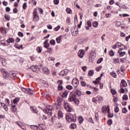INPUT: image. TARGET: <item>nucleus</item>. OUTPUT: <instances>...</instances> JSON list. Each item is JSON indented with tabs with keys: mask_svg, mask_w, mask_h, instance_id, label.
Wrapping results in <instances>:
<instances>
[{
	"mask_svg": "<svg viewBox=\"0 0 130 130\" xmlns=\"http://www.w3.org/2000/svg\"><path fill=\"white\" fill-rule=\"evenodd\" d=\"M10 75L11 77H15L16 73H15V71H11L10 72Z\"/></svg>",
	"mask_w": 130,
	"mask_h": 130,
	"instance_id": "cd10ccee",
	"label": "nucleus"
},
{
	"mask_svg": "<svg viewBox=\"0 0 130 130\" xmlns=\"http://www.w3.org/2000/svg\"><path fill=\"white\" fill-rule=\"evenodd\" d=\"M111 75L112 77H113V78H116V73H115L114 72H111Z\"/></svg>",
	"mask_w": 130,
	"mask_h": 130,
	"instance_id": "e433bc0d",
	"label": "nucleus"
},
{
	"mask_svg": "<svg viewBox=\"0 0 130 130\" xmlns=\"http://www.w3.org/2000/svg\"><path fill=\"white\" fill-rule=\"evenodd\" d=\"M120 25H121V23L120 21H117L116 22V26H117V27H119Z\"/></svg>",
	"mask_w": 130,
	"mask_h": 130,
	"instance_id": "3c124183",
	"label": "nucleus"
},
{
	"mask_svg": "<svg viewBox=\"0 0 130 130\" xmlns=\"http://www.w3.org/2000/svg\"><path fill=\"white\" fill-rule=\"evenodd\" d=\"M118 53H119V56L122 57L125 55V52H122V49H120L118 51Z\"/></svg>",
	"mask_w": 130,
	"mask_h": 130,
	"instance_id": "9b49d317",
	"label": "nucleus"
},
{
	"mask_svg": "<svg viewBox=\"0 0 130 130\" xmlns=\"http://www.w3.org/2000/svg\"><path fill=\"white\" fill-rule=\"evenodd\" d=\"M89 76H93L94 75V71L93 70H90L88 72Z\"/></svg>",
	"mask_w": 130,
	"mask_h": 130,
	"instance_id": "4c0bfd02",
	"label": "nucleus"
},
{
	"mask_svg": "<svg viewBox=\"0 0 130 130\" xmlns=\"http://www.w3.org/2000/svg\"><path fill=\"white\" fill-rule=\"evenodd\" d=\"M109 53L110 56H113L114 55V52L112 50L110 51Z\"/></svg>",
	"mask_w": 130,
	"mask_h": 130,
	"instance_id": "a18cd8bd",
	"label": "nucleus"
},
{
	"mask_svg": "<svg viewBox=\"0 0 130 130\" xmlns=\"http://www.w3.org/2000/svg\"><path fill=\"white\" fill-rule=\"evenodd\" d=\"M18 35L20 36V37H23V36H24V35L23 34L22 32H19L18 33Z\"/></svg>",
	"mask_w": 130,
	"mask_h": 130,
	"instance_id": "052dcab7",
	"label": "nucleus"
},
{
	"mask_svg": "<svg viewBox=\"0 0 130 130\" xmlns=\"http://www.w3.org/2000/svg\"><path fill=\"white\" fill-rule=\"evenodd\" d=\"M102 69V67L101 66H100L95 68V71H96V72H99V71H101Z\"/></svg>",
	"mask_w": 130,
	"mask_h": 130,
	"instance_id": "de8ad7c7",
	"label": "nucleus"
},
{
	"mask_svg": "<svg viewBox=\"0 0 130 130\" xmlns=\"http://www.w3.org/2000/svg\"><path fill=\"white\" fill-rule=\"evenodd\" d=\"M57 84L58 85V90L59 91H61L62 90L63 87L62 86V81L61 80H59L57 81Z\"/></svg>",
	"mask_w": 130,
	"mask_h": 130,
	"instance_id": "423d86ee",
	"label": "nucleus"
},
{
	"mask_svg": "<svg viewBox=\"0 0 130 130\" xmlns=\"http://www.w3.org/2000/svg\"><path fill=\"white\" fill-rule=\"evenodd\" d=\"M12 111H13V112H16L17 111V108H16V106H12Z\"/></svg>",
	"mask_w": 130,
	"mask_h": 130,
	"instance_id": "7c9ffc66",
	"label": "nucleus"
},
{
	"mask_svg": "<svg viewBox=\"0 0 130 130\" xmlns=\"http://www.w3.org/2000/svg\"><path fill=\"white\" fill-rule=\"evenodd\" d=\"M0 72L2 73V74H3V77H4V78H9L10 75H9L8 71L5 70V69L2 68L0 69Z\"/></svg>",
	"mask_w": 130,
	"mask_h": 130,
	"instance_id": "7ed1b4c3",
	"label": "nucleus"
},
{
	"mask_svg": "<svg viewBox=\"0 0 130 130\" xmlns=\"http://www.w3.org/2000/svg\"><path fill=\"white\" fill-rule=\"evenodd\" d=\"M76 96L75 94H72L71 96H70V98H69V100L71 102H73L74 101V100L75 99Z\"/></svg>",
	"mask_w": 130,
	"mask_h": 130,
	"instance_id": "2eb2a0df",
	"label": "nucleus"
},
{
	"mask_svg": "<svg viewBox=\"0 0 130 130\" xmlns=\"http://www.w3.org/2000/svg\"><path fill=\"white\" fill-rule=\"evenodd\" d=\"M1 106H2V107H4L6 111H8V110H9V109L7 107V105L5 104V103H1Z\"/></svg>",
	"mask_w": 130,
	"mask_h": 130,
	"instance_id": "412c9836",
	"label": "nucleus"
},
{
	"mask_svg": "<svg viewBox=\"0 0 130 130\" xmlns=\"http://www.w3.org/2000/svg\"><path fill=\"white\" fill-rule=\"evenodd\" d=\"M103 76V74H101V76L100 77H98L95 81H93V84H94L95 85L97 84H99V83L100 82V80H101V77Z\"/></svg>",
	"mask_w": 130,
	"mask_h": 130,
	"instance_id": "9d476101",
	"label": "nucleus"
},
{
	"mask_svg": "<svg viewBox=\"0 0 130 130\" xmlns=\"http://www.w3.org/2000/svg\"><path fill=\"white\" fill-rule=\"evenodd\" d=\"M63 115H62V112L61 111H59L58 112V117L59 118H61Z\"/></svg>",
	"mask_w": 130,
	"mask_h": 130,
	"instance_id": "393cba45",
	"label": "nucleus"
},
{
	"mask_svg": "<svg viewBox=\"0 0 130 130\" xmlns=\"http://www.w3.org/2000/svg\"><path fill=\"white\" fill-rule=\"evenodd\" d=\"M109 106H104L102 107V112L103 113H106V111H107L108 113H109Z\"/></svg>",
	"mask_w": 130,
	"mask_h": 130,
	"instance_id": "39448f33",
	"label": "nucleus"
},
{
	"mask_svg": "<svg viewBox=\"0 0 130 130\" xmlns=\"http://www.w3.org/2000/svg\"><path fill=\"white\" fill-rule=\"evenodd\" d=\"M79 30H78V29H76V28H74L72 30V34L73 36H77Z\"/></svg>",
	"mask_w": 130,
	"mask_h": 130,
	"instance_id": "f8f14e48",
	"label": "nucleus"
},
{
	"mask_svg": "<svg viewBox=\"0 0 130 130\" xmlns=\"http://www.w3.org/2000/svg\"><path fill=\"white\" fill-rule=\"evenodd\" d=\"M37 50L38 52H39V53H41V52H42V48H40V47H38L37 48Z\"/></svg>",
	"mask_w": 130,
	"mask_h": 130,
	"instance_id": "2f4dec72",
	"label": "nucleus"
},
{
	"mask_svg": "<svg viewBox=\"0 0 130 130\" xmlns=\"http://www.w3.org/2000/svg\"><path fill=\"white\" fill-rule=\"evenodd\" d=\"M88 121L91 122V123H94V121H93V119L92 118H90L88 119Z\"/></svg>",
	"mask_w": 130,
	"mask_h": 130,
	"instance_id": "680f3d73",
	"label": "nucleus"
},
{
	"mask_svg": "<svg viewBox=\"0 0 130 130\" xmlns=\"http://www.w3.org/2000/svg\"><path fill=\"white\" fill-rule=\"evenodd\" d=\"M23 92H24V93H25V94H27V89L26 88H22V89Z\"/></svg>",
	"mask_w": 130,
	"mask_h": 130,
	"instance_id": "774afa93",
	"label": "nucleus"
},
{
	"mask_svg": "<svg viewBox=\"0 0 130 130\" xmlns=\"http://www.w3.org/2000/svg\"><path fill=\"white\" fill-rule=\"evenodd\" d=\"M123 100H127L128 99V97L126 94H124L122 97Z\"/></svg>",
	"mask_w": 130,
	"mask_h": 130,
	"instance_id": "ea45409f",
	"label": "nucleus"
},
{
	"mask_svg": "<svg viewBox=\"0 0 130 130\" xmlns=\"http://www.w3.org/2000/svg\"><path fill=\"white\" fill-rule=\"evenodd\" d=\"M20 101V98H16L13 101L14 104H17Z\"/></svg>",
	"mask_w": 130,
	"mask_h": 130,
	"instance_id": "5701e85b",
	"label": "nucleus"
},
{
	"mask_svg": "<svg viewBox=\"0 0 130 130\" xmlns=\"http://www.w3.org/2000/svg\"><path fill=\"white\" fill-rule=\"evenodd\" d=\"M64 107L67 111H68V112H72V111H73V109L70 107V106H69V104H68L67 103H64Z\"/></svg>",
	"mask_w": 130,
	"mask_h": 130,
	"instance_id": "20e7f679",
	"label": "nucleus"
},
{
	"mask_svg": "<svg viewBox=\"0 0 130 130\" xmlns=\"http://www.w3.org/2000/svg\"><path fill=\"white\" fill-rule=\"evenodd\" d=\"M79 53L80 57L82 58L84 57V54H85V51H84V50H80Z\"/></svg>",
	"mask_w": 130,
	"mask_h": 130,
	"instance_id": "dca6fc26",
	"label": "nucleus"
},
{
	"mask_svg": "<svg viewBox=\"0 0 130 130\" xmlns=\"http://www.w3.org/2000/svg\"><path fill=\"white\" fill-rule=\"evenodd\" d=\"M87 24L89 27H92V23H91V21H88Z\"/></svg>",
	"mask_w": 130,
	"mask_h": 130,
	"instance_id": "bf43d9fd",
	"label": "nucleus"
},
{
	"mask_svg": "<svg viewBox=\"0 0 130 130\" xmlns=\"http://www.w3.org/2000/svg\"><path fill=\"white\" fill-rule=\"evenodd\" d=\"M95 57H96V53H94V52H92L90 53V56L89 57V59L93 61L95 59Z\"/></svg>",
	"mask_w": 130,
	"mask_h": 130,
	"instance_id": "1a4fd4ad",
	"label": "nucleus"
},
{
	"mask_svg": "<svg viewBox=\"0 0 130 130\" xmlns=\"http://www.w3.org/2000/svg\"><path fill=\"white\" fill-rule=\"evenodd\" d=\"M31 128H32V129H35V130H37L38 129V126H36L35 125H31L30 126Z\"/></svg>",
	"mask_w": 130,
	"mask_h": 130,
	"instance_id": "c85d7f7f",
	"label": "nucleus"
},
{
	"mask_svg": "<svg viewBox=\"0 0 130 130\" xmlns=\"http://www.w3.org/2000/svg\"><path fill=\"white\" fill-rule=\"evenodd\" d=\"M50 43L51 45H54V44H55V41L54 40H51Z\"/></svg>",
	"mask_w": 130,
	"mask_h": 130,
	"instance_id": "864d4df0",
	"label": "nucleus"
},
{
	"mask_svg": "<svg viewBox=\"0 0 130 130\" xmlns=\"http://www.w3.org/2000/svg\"><path fill=\"white\" fill-rule=\"evenodd\" d=\"M60 29V26L58 25L56 28H55V31H58Z\"/></svg>",
	"mask_w": 130,
	"mask_h": 130,
	"instance_id": "69168bd1",
	"label": "nucleus"
},
{
	"mask_svg": "<svg viewBox=\"0 0 130 130\" xmlns=\"http://www.w3.org/2000/svg\"><path fill=\"white\" fill-rule=\"evenodd\" d=\"M14 47L16 48H17V49H20V48H23V45H18V44H15V45H14Z\"/></svg>",
	"mask_w": 130,
	"mask_h": 130,
	"instance_id": "b1692460",
	"label": "nucleus"
},
{
	"mask_svg": "<svg viewBox=\"0 0 130 130\" xmlns=\"http://www.w3.org/2000/svg\"><path fill=\"white\" fill-rule=\"evenodd\" d=\"M34 21L35 22H37V21L39 20V16L38 15V13H37V10L35 9L34 13Z\"/></svg>",
	"mask_w": 130,
	"mask_h": 130,
	"instance_id": "f03ea898",
	"label": "nucleus"
},
{
	"mask_svg": "<svg viewBox=\"0 0 130 130\" xmlns=\"http://www.w3.org/2000/svg\"><path fill=\"white\" fill-rule=\"evenodd\" d=\"M75 103V104H78L80 102V101H79V100H78L77 99L75 98V99L74 100V101H73Z\"/></svg>",
	"mask_w": 130,
	"mask_h": 130,
	"instance_id": "09e8293b",
	"label": "nucleus"
},
{
	"mask_svg": "<svg viewBox=\"0 0 130 130\" xmlns=\"http://www.w3.org/2000/svg\"><path fill=\"white\" fill-rule=\"evenodd\" d=\"M92 26L93 27H98V22L94 21L92 23Z\"/></svg>",
	"mask_w": 130,
	"mask_h": 130,
	"instance_id": "473e14b6",
	"label": "nucleus"
},
{
	"mask_svg": "<svg viewBox=\"0 0 130 130\" xmlns=\"http://www.w3.org/2000/svg\"><path fill=\"white\" fill-rule=\"evenodd\" d=\"M71 128L75 129L77 127V125L75 123H72L71 125Z\"/></svg>",
	"mask_w": 130,
	"mask_h": 130,
	"instance_id": "72a5a7b5",
	"label": "nucleus"
},
{
	"mask_svg": "<svg viewBox=\"0 0 130 130\" xmlns=\"http://www.w3.org/2000/svg\"><path fill=\"white\" fill-rule=\"evenodd\" d=\"M122 112L123 113H127V110L126 109V108H124L122 109Z\"/></svg>",
	"mask_w": 130,
	"mask_h": 130,
	"instance_id": "603ef678",
	"label": "nucleus"
},
{
	"mask_svg": "<svg viewBox=\"0 0 130 130\" xmlns=\"http://www.w3.org/2000/svg\"><path fill=\"white\" fill-rule=\"evenodd\" d=\"M81 85L83 86V87H85L86 86V83L84 81L81 82Z\"/></svg>",
	"mask_w": 130,
	"mask_h": 130,
	"instance_id": "338daca9",
	"label": "nucleus"
},
{
	"mask_svg": "<svg viewBox=\"0 0 130 130\" xmlns=\"http://www.w3.org/2000/svg\"><path fill=\"white\" fill-rule=\"evenodd\" d=\"M67 88L68 89V90H72V89H73V86L71 85H68Z\"/></svg>",
	"mask_w": 130,
	"mask_h": 130,
	"instance_id": "e2e57ef3",
	"label": "nucleus"
},
{
	"mask_svg": "<svg viewBox=\"0 0 130 130\" xmlns=\"http://www.w3.org/2000/svg\"><path fill=\"white\" fill-rule=\"evenodd\" d=\"M22 8L23 10H26L27 9V3H24L22 6Z\"/></svg>",
	"mask_w": 130,
	"mask_h": 130,
	"instance_id": "79ce46f5",
	"label": "nucleus"
},
{
	"mask_svg": "<svg viewBox=\"0 0 130 130\" xmlns=\"http://www.w3.org/2000/svg\"><path fill=\"white\" fill-rule=\"evenodd\" d=\"M119 62V59L118 58H115L114 59V63H117Z\"/></svg>",
	"mask_w": 130,
	"mask_h": 130,
	"instance_id": "8fccbe9b",
	"label": "nucleus"
},
{
	"mask_svg": "<svg viewBox=\"0 0 130 130\" xmlns=\"http://www.w3.org/2000/svg\"><path fill=\"white\" fill-rule=\"evenodd\" d=\"M103 61V58H100L98 60L96 63H101V62Z\"/></svg>",
	"mask_w": 130,
	"mask_h": 130,
	"instance_id": "c03bdc74",
	"label": "nucleus"
},
{
	"mask_svg": "<svg viewBox=\"0 0 130 130\" xmlns=\"http://www.w3.org/2000/svg\"><path fill=\"white\" fill-rule=\"evenodd\" d=\"M78 120L80 123H82V122L84 121V118L82 117V116H79L78 118Z\"/></svg>",
	"mask_w": 130,
	"mask_h": 130,
	"instance_id": "a878e982",
	"label": "nucleus"
},
{
	"mask_svg": "<svg viewBox=\"0 0 130 130\" xmlns=\"http://www.w3.org/2000/svg\"><path fill=\"white\" fill-rule=\"evenodd\" d=\"M56 104H57V105H58V106H60V105H61V102L60 100H58L56 102Z\"/></svg>",
	"mask_w": 130,
	"mask_h": 130,
	"instance_id": "49530a36",
	"label": "nucleus"
},
{
	"mask_svg": "<svg viewBox=\"0 0 130 130\" xmlns=\"http://www.w3.org/2000/svg\"><path fill=\"white\" fill-rule=\"evenodd\" d=\"M30 109H31V111H32V112H34V113H37V112H38V111L37 110V109H36V107H31Z\"/></svg>",
	"mask_w": 130,
	"mask_h": 130,
	"instance_id": "6ab92c4d",
	"label": "nucleus"
},
{
	"mask_svg": "<svg viewBox=\"0 0 130 130\" xmlns=\"http://www.w3.org/2000/svg\"><path fill=\"white\" fill-rule=\"evenodd\" d=\"M1 60L2 61V64L4 66H6L7 63H8L7 60L5 58H1Z\"/></svg>",
	"mask_w": 130,
	"mask_h": 130,
	"instance_id": "4468645a",
	"label": "nucleus"
},
{
	"mask_svg": "<svg viewBox=\"0 0 130 130\" xmlns=\"http://www.w3.org/2000/svg\"><path fill=\"white\" fill-rule=\"evenodd\" d=\"M119 108H118V107H115V112L117 113V112H119Z\"/></svg>",
	"mask_w": 130,
	"mask_h": 130,
	"instance_id": "6e6d98bb",
	"label": "nucleus"
},
{
	"mask_svg": "<svg viewBox=\"0 0 130 130\" xmlns=\"http://www.w3.org/2000/svg\"><path fill=\"white\" fill-rule=\"evenodd\" d=\"M4 17L6 20H7V21H10V15L8 14H5Z\"/></svg>",
	"mask_w": 130,
	"mask_h": 130,
	"instance_id": "c756f323",
	"label": "nucleus"
},
{
	"mask_svg": "<svg viewBox=\"0 0 130 130\" xmlns=\"http://www.w3.org/2000/svg\"><path fill=\"white\" fill-rule=\"evenodd\" d=\"M16 123H17V124H18L19 125V126H20V127L23 125V123H21V122H16Z\"/></svg>",
	"mask_w": 130,
	"mask_h": 130,
	"instance_id": "13d9d810",
	"label": "nucleus"
},
{
	"mask_svg": "<svg viewBox=\"0 0 130 130\" xmlns=\"http://www.w3.org/2000/svg\"><path fill=\"white\" fill-rule=\"evenodd\" d=\"M59 3V1L58 0L54 1V4H55V5H58Z\"/></svg>",
	"mask_w": 130,
	"mask_h": 130,
	"instance_id": "0e129e2a",
	"label": "nucleus"
},
{
	"mask_svg": "<svg viewBox=\"0 0 130 130\" xmlns=\"http://www.w3.org/2000/svg\"><path fill=\"white\" fill-rule=\"evenodd\" d=\"M30 70H32L33 72H35L36 73H38V72H39V71H40V69L38 68V66H32L30 67Z\"/></svg>",
	"mask_w": 130,
	"mask_h": 130,
	"instance_id": "6e6552de",
	"label": "nucleus"
},
{
	"mask_svg": "<svg viewBox=\"0 0 130 130\" xmlns=\"http://www.w3.org/2000/svg\"><path fill=\"white\" fill-rule=\"evenodd\" d=\"M111 93H112V94H113V95H115V94H116V90H115V89H112L111 90Z\"/></svg>",
	"mask_w": 130,
	"mask_h": 130,
	"instance_id": "37998d69",
	"label": "nucleus"
},
{
	"mask_svg": "<svg viewBox=\"0 0 130 130\" xmlns=\"http://www.w3.org/2000/svg\"><path fill=\"white\" fill-rule=\"evenodd\" d=\"M26 92H27V94H29V95H32V94L34 93V92H33V90H31V89L30 88H27Z\"/></svg>",
	"mask_w": 130,
	"mask_h": 130,
	"instance_id": "a211bd4d",
	"label": "nucleus"
},
{
	"mask_svg": "<svg viewBox=\"0 0 130 130\" xmlns=\"http://www.w3.org/2000/svg\"><path fill=\"white\" fill-rule=\"evenodd\" d=\"M121 83L124 87H126V86H127V83H126V82L125 81L122 80L121 81Z\"/></svg>",
	"mask_w": 130,
	"mask_h": 130,
	"instance_id": "bb28decb",
	"label": "nucleus"
},
{
	"mask_svg": "<svg viewBox=\"0 0 130 130\" xmlns=\"http://www.w3.org/2000/svg\"><path fill=\"white\" fill-rule=\"evenodd\" d=\"M66 12L68 13V14H72V13H73L70 8H67L66 9Z\"/></svg>",
	"mask_w": 130,
	"mask_h": 130,
	"instance_id": "f704fd0d",
	"label": "nucleus"
},
{
	"mask_svg": "<svg viewBox=\"0 0 130 130\" xmlns=\"http://www.w3.org/2000/svg\"><path fill=\"white\" fill-rule=\"evenodd\" d=\"M47 109H45L44 110V112H45V113L48 114V113H49V108H47Z\"/></svg>",
	"mask_w": 130,
	"mask_h": 130,
	"instance_id": "a19ab883",
	"label": "nucleus"
},
{
	"mask_svg": "<svg viewBox=\"0 0 130 130\" xmlns=\"http://www.w3.org/2000/svg\"><path fill=\"white\" fill-rule=\"evenodd\" d=\"M66 118L68 122H75L77 119L76 116H73L72 114L66 115Z\"/></svg>",
	"mask_w": 130,
	"mask_h": 130,
	"instance_id": "f257e3e1",
	"label": "nucleus"
},
{
	"mask_svg": "<svg viewBox=\"0 0 130 130\" xmlns=\"http://www.w3.org/2000/svg\"><path fill=\"white\" fill-rule=\"evenodd\" d=\"M7 43H14V42H15V40H14V39L13 38H9L7 41Z\"/></svg>",
	"mask_w": 130,
	"mask_h": 130,
	"instance_id": "f3484780",
	"label": "nucleus"
},
{
	"mask_svg": "<svg viewBox=\"0 0 130 130\" xmlns=\"http://www.w3.org/2000/svg\"><path fill=\"white\" fill-rule=\"evenodd\" d=\"M49 40H47L44 42V47L45 48H48L49 47V43H48Z\"/></svg>",
	"mask_w": 130,
	"mask_h": 130,
	"instance_id": "ddd939ff",
	"label": "nucleus"
},
{
	"mask_svg": "<svg viewBox=\"0 0 130 130\" xmlns=\"http://www.w3.org/2000/svg\"><path fill=\"white\" fill-rule=\"evenodd\" d=\"M1 33H2L4 35H6L7 34V31L6 30V29H5L4 27H2L1 29Z\"/></svg>",
	"mask_w": 130,
	"mask_h": 130,
	"instance_id": "4be33fe9",
	"label": "nucleus"
},
{
	"mask_svg": "<svg viewBox=\"0 0 130 130\" xmlns=\"http://www.w3.org/2000/svg\"><path fill=\"white\" fill-rule=\"evenodd\" d=\"M125 91V90H124V89H123V88H121V89L119 90V92H120V93H124Z\"/></svg>",
	"mask_w": 130,
	"mask_h": 130,
	"instance_id": "5fc2aeb1",
	"label": "nucleus"
},
{
	"mask_svg": "<svg viewBox=\"0 0 130 130\" xmlns=\"http://www.w3.org/2000/svg\"><path fill=\"white\" fill-rule=\"evenodd\" d=\"M62 96L63 98H66V97H67V96H68V92L64 91Z\"/></svg>",
	"mask_w": 130,
	"mask_h": 130,
	"instance_id": "c9c22d12",
	"label": "nucleus"
},
{
	"mask_svg": "<svg viewBox=\"0 0 130 130\" xmlns=\"http://www.w3.org/2000/svg\"><path fill=\"white\" fill-rule=\"evenodd\" d=\"M82 93L81 92V91L79 90H77L76 91V95H77L78 96H80L81 95Z\"/></svg>",
	"mask_w": 130,
	"mask_h": 130,
	"instance_id": "58836bf2",
	"label": "nucleus"
},
{
	"mask_svg": "<svg viewBox=\"0 0 130 130\" xmlns=\"http://www.w3.org/2000/svg\"><path fill=\"white\" fill-rule=\"evenodd\" d=\"M72 83L74 87H78V86L79 85V80H78V79H77V78H74L72 80Z\"/></svg>",
	"mask_w": 130,
	"mask_h": 130,
	"instance_id": "0eeeda50",
	"label": "nucleus"
},
{
	"mask_svg": "<svg viewBox=\"0 0 130 130\" xmlns=\"http://www.w3.org/2000/svg\"><path fill=\"white\" fill-rule=\"evenodd\" d=\"M107 123H108V125H111V124H112V120H109L107 122Z\"/></svg>",
	"mask_w": 130,
	"mask_h": 130,
	"instance_id": "4d7b16f0",
	"label": "nucleus"
},
{
	"mask_svg": "<svg viewBox=\"0 0 130 130\" xmlns=\"http://www.w3.org/2000/svg\"><path fill=\"white\" fill-rule=\"evenodd\" d=\"M61 36H59L58 38H56V42L57 43H60V41H61V38H62Z\"/></svg>",
	"mask_w": 130,
	"mask_h": 130,
	"instance_id": "aec40b11",
	"label": "nucleus"
}]
</instances>
